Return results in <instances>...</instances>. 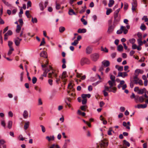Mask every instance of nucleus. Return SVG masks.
<instances>
[{
  "label": "nucleus",
  "instance_id": "nucleus-45",
  "mask_svg": "<svg viewBox=\"0 0 148 148\" xmlns=\"http://www.w3.org/2000/svg\"><path fill=\"white\" fill-rule=\"evenodd\" d=\"M14 49L13 48H10V50L8 53V56L12 54V51H14Z\"/></svg>",
  "mask_w": 148,
  "mask_h": 148
},
{
  "label": "nucleus",
  "instance_id": "nucleus-26",
  "mask_svg": "<svg viewBox=\"0 0 148 148\" xmlns=\"http://www.w3.org/2000/svg\"><path fill=\"white\" fill-rule=\"evenodd\" d=\"M29 121H27L25 122L24 126V129L25 130H27L29 127Z\"/></svg>",
  "mask_w": 148,
  "mask_h": 148
},
{
  "label": "nucleus",
  "instance_id": "nucleus-47",
  "mask_svg": "<svg viewBox=\"0 0 148 148\" xmlns=\"http://www.w3.org/2000/svg\"><path fill=\"white\" fill-rule=\"evenodd\" d=\"M144 98L142 96H139L138 100L140 102L142 103L144 101Z\"/></svg>",
  "mask_w": 148,
  "mask_h": 148
},
{
  "label": "nucleus",
  "instance_id": "nucleus-15",
  "mask_svg": "<svg viewBox=\"0 0 148 148\" xmlns=\"http://www.w3.org/2000/svg\"><path fill=\"white\" fill-rule=\"evenodd\" d=\"M120 19V17L114 18V20L113 22L114 25H116L118 24V23Z\"/></svg>",
  "mask_w": 148,
  "mask_h": 148
},
{
  "label": "nucleus",
  "instance_id": "nucleus-12",
  "mask_svg": "<svg viewBox=\"0 0 148 148\" xmlns=\"http://www.w3.org/2000/svg\"><path fill=\"white\" fill-rule=\"evenodd\" d=\"M133 1V2L132 3V10L133 11H135L136 8L137 6V3L136 1V0H132Z\"/></svg>",
  "mask_w": 148,
  "mask_h": 148
},
{
  "label": "nucleus",
  "instance_id": "nucleus-38",
  "mask_svg": "<svg viewBox=\"0 0 148 148\" xmlns=\"http://www.w3.org/2000/svg\"><path fill=\"white\" fill-rule=\"evenodd\" d=\"M78 43V40H74V42H72L71 44L72 45L75 46Z\"/></svg>",
  "mask_w": 148,
  "mask_h": 148
},
{
  "label": "nucleus",
  "instance_id": "nucleus-60",
  "mask_svg": "<svg viewBox=\"0 0 148 148\" xmlns=\"http://www.w3.org/2000/svg\"><path fill=\"white\" fill-rule=\"evenodd\" d=\"M120 110L121 112H123L125 110V108L123 107H121L120 108Z\"/></svg>",
  "mask_w": 148,
  "mask_h": 148
},
{
  "label": "nucleus",
  "instance_id": "nucleus-13",
  "mask_svg": "<svg viewBox=\"0 0 148 148\" xmlns=\"http://www.w3.org/2000/svg\"><path fill=\"white\" fill-rule=\"evenodd\" d=\"M147 90L145 88H144L143 89H140L138 92V93L139 94H142L144 93H146Z\"/></svg>",
  "mask_w": 148,
  "mask_h": 148
},
{
  "label": "nucleus",
  "instance_id": "nucleus-3",
  "mask_svg": "<svg viewBox=\"0 0 148 148\" xmlns=\"http://www.w3.org/2000/svg\"><path fill=\"white\" fill-rule=\"evenodd\" d=\"M108 142L107 140L104 139L100 142V145L101 148H106L108 146Z\"/></svg>",
  "mask_w": 148,
  "mask_h": 148
},
{
  "label": "nucleus",
  "instance_id": "nucleus-29",
  "mask_svg": "<svg viewBox=\"0 0 148 148\" xmlns=\"http://www.w3.org/2000/svg\"><path fill=\"white\" fill-rule=\"evenodd\" d=\"M137 41L138 42V44L139 45V46L140 47L141 46H142L143 44V42L142 41V39L140 38H139L137 40Z\"/></svg>",
  "mask_w": 148,
  "mask_h": 148
},
{
  "label": "nucleus",
  "instance_id": "nucleus-48",
  "mask_svg": "<svg viewBox=\"0 0 148 148\" xmlns=\"http://www.w3.org/2000/svg\"><path fill=\"white\" fill-rule=\"evenodd\" d=\"M110 89L112 90V92L114 93H115L116 91L117 88L115 87H112V88H111Z\"/></svg>",
  "mask_w": 148,
  "mask_h": 148
},
{
  "label": "nucleus",
  "instance_id": "nucleus-28",
  "mask_svg": "<svg viewBox=\"0 0 148 148\" xmlns=\"http://www.w3.org/2000/svg\"><path fill=\"white\" fill-rule=\"evenodd\" d=\"M21 26H20V25H18L16 27V32L17 33H19L20 31L21 30Z\"/></svg>",
  "mask_w": 148,
  "mask_h": 148
},
{
  "label": "nucleus",
  "instance_id": "nucleus-35",
  "mask_svg": "<svg viewBox=\"0 0 148 148\" xmlns=\"http://www.w3.org/2000/svg\"><path fill=\"white\" fill-rule=\"evenodd\" d=\"M56 10H59L60 8V5L59 4L57 3V1L56 2Z\"/></svg>",
  "mask_w": 148,
  "mask_h": 148
},
{
  "label": "nucleus",
  "instance_id": "nucleus-49",
  "mask_svg": "<svg viewBox=\"0 0 148 148\" xmlns=\"http://www.w3.org/2000/svg\"><path fill=\"white\" fill-rule=\"evenodd\" d=\"M139 80V78L137 79H133V80L132 81L134 82V84H138V82Z\"/></svg>",
  "mask_w": 148,
  "mask_h": 148
},
{
  "label": "nucleus",
  "instance_id": "nucleus-59",
  "mask_svg": "<svg viewBox=\"0 0 148 148\" xmlns=\"http://www.w3.org/2000/svg\"><path fill=\"white\" fill-rule=\"evenodd\" d=\"M82 97L83 99H87L86 98L87 97V95L85 94H82Z\"/></svg>",
  "mask_w": 148,
  "mask_h": 148
},
{
  "label": "nucleus",
  "instance_id": "nucleus-39",
  "mask_svg": "<svg viewBox=\"0 0 148 148\" xmlns=\"http://www.w3.org/2000/svg\"><path fill=\"white\" fill-rule=\"evenodd\" d=\"M112 9L110 8L108 9L107 10L106 14L107 15H109L110 14V13L112 12Z\"/></svg>",
  "mask_w": 148,
  "mask_h": 148
},
{
  "label": "nucleus",
  "instance_id": "nucleus-14",
  "mask_svg": "<svg viewBox=\"0 0 148 148\" xmlns=\"http://www.w3.org/2000/svg\"><path fill=\"white\" fill-rule=\"evenodd\" d=\"M147 107V105L146 104H138L137 106H135V108H138L139 109L140 108H146Z\"/></svg>",
  "mask_w": 148,
  "mask_h": 148
},
{
  "label": "nucleus",
  "instance_id": "nucleus-25",
  "mask_svg": "<svg viewBox=\"0 0 148 148\" xmlns=\"http://www.w3.org/2000/svg\"><path fill=\"white\" fill-rule=\"evenodd\" d=\"M123 49V47L121 45H119L117 47V50L119 51H122Z\"/></svg>",
  "mask_w": 148,
  "mask_h": 148
},
{
  "label": "nucleus",
  "instance_id": "nucleus-21",
  "mask_svg": "<svg viewBox=\"0 0 148 148\" xmlns=\"http://www.w3.org/2000/svg\"><path fill=\"white\" fill-rule=\"evenodd\" d=\"M23 116L25 119H27L28 116V113L27 110H25L23 112Z\"/></svg>",
  "mask_w": 148,
  "mask_h": 148
},
{
  "label": "nucleus",
  "instance_id": "nucleus-52",
  "mask_svg": "<svg viewBox=\"0 0 148 148\" xmlns=\"http://www.w3.org/2000/svg\"><path fill=\"white\" fill-rule=\"evenodd\" d=\"M32 3L31 1H29L27 3V8H28L29 7L31 6Z\"/></svg>",
  "mask_w": 148,
  "mask_h": 148
},
{
  "label": "nucleus",
  "instance_id": "nucleus-40",
  "mask_svg": "<svg viewBox=\"0 0 148 148\" xmlns=\"http://www.w3.org/2000/svg\"><path fill=\"white\" fill-rule=\"evenodd\" d=\"M12 124V121H9L8 123V127L9 129L11 128Z\"/></svg>",
  "mask_w": 148,
  "mask_h": 148
},
{
  "label": "nucleus",
  "instance_id": "nucleus-4",
  "mask_svg": "<svg viewBox=\"0 0 148 148\" xmlns=\"http://www.w3.org/2000/svg\"><path fill=\"white\" fill-rule=\"evenodd\" d=\"M121 30H118L117 31L116 33L118 34H120L123 32L124 34H126L128 32V30L126 29L125 27L122 26L121 27Z\"/></svg>",
  "mask_w": 148,
  "mask_h": 148
},
{
  "label": "nucleus",
  "instance_id": "nucleus-11",
  "mask_svg": "<svg viewBox=\"0 0 148 148\" xmlns=\"http://www.w3.org/2000/svg\"><path fill=\"white\" fill-rule=\"evenodd\" d=\"M102 64L103 66L104 67H107L109 66L110 62L109 61L107 60H104L102 62Z\"/></svg>",
  "mask_w": 148,
  "mask_h": 148
},
{
  "label": "nucleus",
  "instance_id": "nucleus-53",
  "mask_svg": "<svg viewBox=\"0 0 148 148\" xmlns=\"http://www.w3.org/2000/svg\"><path fill=\"white\" fill-rule=\"evenodd\" d=\"M112 131V130L111 128H110L108 132V134L109 135H111L112 134L111 132Z\"/></svg>",
  "mask_w": 148,
  "mask_h": 148
},
{
  "label": "nucleus",
  "instance_id": "nucleus-9",
  "mask_svg": "<svg viewBox=\"0 0 148 148\" xmlns=\"http://www.w3.org/2000/svg\"><path fill=\"white\" fill-rule=\"evenodd\" d=\"M66 72L65 71L63 72L62 74V76L61 77V79H62V81L65 83L67 81V80L65 79V78L67 77L66 75Z\"/></svg>",
  "mask_w": 148,
  "mask_h": 148
},
{
  "label": "nucleus",
  "instance_id": "nucleus-5",
  "mask_svg": "<svg viewBox=\"0 0 148 148\" xmlns=\"http://www.w3.org/2000/svg\"><path fill=\"white\" fill-rule=\"evenodd\" d=\"M90 63V60L86 58H82L80 61V64L82 66L84 65L85 64H89Z\"/></svg>",
  "mask_w": 148,
  "mask_h": 148
},
{
  "label": "nucleus",
  "instance_id": "nucleus-2",
  "mask_svg": "<svg viewBox=\"0 0 148 148\" xmlns=\"http://www.w3.org/2000/svg\"><path fill=\"white\" fill-rule=\"evenodd\" d=\"M51 72L49 73L48 74V77L49 78H52L53 77H55L56 79V82L58 84L59 82H60V78L57 79V74L55 73L53 71V70H52Z\"/></svg>",
  "mask_w": 148,
  "mask_h": 148
},
{
  "label": "nucleus",
  "instance_id": "nucleus-32",
  "mask_svg": "<svg viewBox=\"0 0 148 148\" xmlns=\"http://www.w3.org/2000/svg\"><path fill=\"white\" fill-rule=\"evenodd\" d=\"M123 143L127 147H129L130 146V143L126 140H123Z\"/></svg>",
  "mask_w": 148,
  "mask_h": 148
},
{
  "label": "nucleus",
  "instance_id": "nucleus-37",
  "mask_svg": "<svg viewBox=\"0 0 148 148\" xmlns=\"http://www.w3.org/2000/svg\"><path fill=\"white\" fill-rule=\"evenodd\" d=\"M35 89L38 91L40 93L41 92V89L40 88L38 87V86H36L34 87Z\"/></svg>",
  "mask_w": 148,
  "mask_h": 148
},
{
  "label": "nucleus",
  "instance_id": "nucleus-54",
  "mask_svg": "<svg viewBox=\"0 0 148 148\" xmlns=\"http://www.w3.org/2000/svg\"><path fill=\"white\" fill-rule=\"evenodd\" d=\"M5 143V142L3 140H0V147L2 145H4V144Z\"/></svg>",
  "mask_w": 148,
  "mask_h": 148
},
{
  "label": "nucleus",
  "instance_id": "nucleus-18",
  "mask_svg": "<svg viewBox=\"0 0 148 148\" xmlns=\"http://www.w3.org/2000/svg\"><path fill=\"white\" fill-rule=\"evenodd\" d=\"M86 32V29H79L78 31L77 32L79 33H85Z\"/></svg>",
  "mask_w": 148,
  "mask_h": 148
},
{
  "label": "nucleus",
  "instance_id": "nucleus-51",
  "mask_svg": "<svg viewBox=\"0 0 148 148\" xmlns=\"http://www.w3.org/2000/svg\"><path fill=\"white\" fill-rule=\"evenodd\" d=\"M24 75V72H22L20 74V80L21 82H22L23 80V76Z\"/></svg>",
  "mask_w": 148,
  "mask_h": 148
},
{
  "label": "nucleus",
  "instance_id": "nucleus-42",
  "mask_svg": "<svg viewBox=\"0 0 148 148\" xmlns=\"http://www.w3.org/2000/svg\"><path fill=\"white\" fill-rule=\"evenodd\" d=\"M37 81V78L36 77H33L32 79V83L33 84H35L36 83Z\"/></svg>",
  "mask_w": 148,
  "mask_h": 148
},
{
  "label": "nucleus",
  "instance_id": "nucleus-8",
  "mask_svg": "<svg viewBox=\"0 0 148 148\" xmlns=\"http://www.w3.org/2000/svg\"><path fill=\"white\" fill-rule=\"evenodd\" d=\"M116 25H114V24L112 25H109L108 29V32L110 34L113 31Z\"/></svg>",
  "mask_w": 148,
  "mask_h": 148
},
{
  "label": "nucleus",
  "instance_id": "nucleus-46",
  "mask_svg": "<svg viewBox=\"0 0 148 148\" xmlns=\"http://www.w3.org/2000/svg\"><path fill=\"white\" fill-rule=\"evenodd\" d=\"M13 44V42L11 41H9L8 42V45L10 48H13L12 45Z\"/></svg>",
  "mask_w": 148,
  "mask_h": 148
},
{
  "label": "nucleus",
  "instance_id": "nucleus-41",
  "mask_svg": "<svg viewBox=\"0 0 148 148\" xmlns=\"http://www.w3.org/2000/svg\"><path fill=\"white\" fill-rule=\"evenodd\" d=\"M115 77L112 75H111L110 76V79L113 82H115Z\"/></svg>",
  "mask_w": 148,
  "mask_h": 148
},
{
  "label": "nucleus",
  "instance_id": "nucleus-44",
  "mask_svg": "<svg viewBox=\"0 0 148 148\" xmlns=\"http://www.w3.org/2000/svg\"><path fill=\"white\" fill-rule=\"evenodd\" d=\"M81 20L84 25H86L87 24V22L86 21L85 19L83 18H82L81 19Z\"/></svg>",
  "mask_w": 148,
  "mask_h": 148
},
{
  "label": "nucleus",
  "instance_id": "nucleus-20",
  "mask_svg": "<svg viewBox=\"0 0 148 148\" xmlns=\"http://www.w3.org/2000/svg\"><path fill=\"white\" fill-rule=\"evenodd\" d=\"M104 90H105V91H108L109 92H111V91H112V90L111 89V88H110V87H109L108 86H104Z\"/></svg>",
  "mask_w": 148,
  "mask_h": 148
},
{
  "label": "nucleus",
  "instance_id": "nucleus-56",
  "mask_svg": "<svg viewBox=\"0 0 148 148\" xmlns=\"http://www.w3.org/2000/svg\"><path fill=\"white\" fill-rule=\"evenodd\" d=\"M120 8H119L117 10H116L114 12V14L118 15L119 13L120 10Z\"/></svg>",
  "mask_w": 148,
  "mask_h": 148
},
{
  "label": "nucleus",
  "instance_id": "nucleus-55",
  "mask_svg": "<svg viewBox=\"0 0 148 148\" xmlns=\"http://www.w3.org/2000/svg\"><path fill=\"white\" fill-rule=\"evenodd\" d=\"M18 22L20 23V25L22 26L23 23V20L22 19H19L18 20Z\"/></svg>",
  "mask_w": 148,
  "mask_h": 148
},
{
  "label": "nucleus",
  "instance_id": "nucleus-64",
  "mask_svg": "<svg viewBox=\"0 0 148 148\" xmlns=\"http://www.w3.org/2000/svg\"><path fill=\"white\" fill-rule=\"evenodd\" d=\"M123 70V66H121L119 67L118 68V70L119 71H122Z\"/></svg>",
  "mask_w": 148,
  "mask_h": 148
},
{
  "label": "nucleus",
  "instance_id": "nucleus-57",
  "mask_svg": "<svg viewBox=\"0 0 148 148\" xmlns=\"http://www.w3.org/2000/svg\"><path fill=\"white\" fill-rule=\"evenodd\" d=\"M127 126L126 127V128L130 130V122L128 121L127 123Z\"/></svg>",
  "mask_w": 148,
  "mask_h": 148
},
{
  "label": "nucleus",
  "instance_id": "nucleus-7",
  "mask_svg": "<svg viewBox=\"0 0 148 148\" xmlns=\"http://www.w3.org/2000/svg\"><path fill=\"white\" fill-rule=\"evenodd\" d=\"M48 3V1H46L45 3L44 7V6L42 2H40L39 3V6L40 9V10L41 11H43L44 9L46 7Z\"/></svg>",
  "mask_w": 148,
  "mask_h": 148
},
{
  "label": "nucleus",
  "instance_id": "nucleus-31",
  "mask_svg": "<svg viewBox=\"0 0 148 148\" xmlns=\"http://www.w3.org/2000/svg\"><path fill=\"white\" fill-rule=\"evenodd\" d=\"M101 51L105 52L108 53V49L106 47L103 48V47H101Z\"/></svg>",
  "mask_w": 148,
  "mask_h": 148
},
{
  "label": "nucleus",
  "instance_id": "nucleus-61",
  "mask_svg": "<svg viewBox=\"0 0 148 148\" xmlns=\"http://www.w3.org/2000/svg\"><path fill=\"white\" fill-rule=\"evenodd\" d=\"M87 99H83L82 101V104L83 105L85 104L87 102Z\"/></svg>",
  "mask_w": 148,
  "mask_h": 148
},
{
  "label": "nucleus",
  "instance_id": "nucleus-62",
  "mask_svg": "<svg viewBox=\"0 0 148 148\" xmlns=\"http://www.w3.org/2000/svg\"><path fill=\"white\" fill-rule=\"evenodd\" d=\"M38 105H42V100L40 98H39L38 99Z\"/></svg>",
  "mask_w": 148,
  "mask_h": 148
},
{
  "label": "nucleus",
  "instance_id": "nucleus-1",
  "mask_svg": "<svg viewBox=\"0 0 148 148\" xmlns=\"http://www.w3.org/2000/svg\"><path fill=\"white\" fill-rule=\"evenodd\" d=\"M48 63L46 64H42L41 66L42 67V70L44 71L43 73L41 76L40 77V79L43 80V77H46L47 76V74L48 72L52 70L53 68L50 66H47Z\"/></svg>",
  "mask_w": 148,
  "mask_h": 148
},
{
  "label": "nucleus",
  "instance_id": "nucleus-24",
  "mask_svg": "<svg viewBox=\"0 0 148 148\" xmlns=\"http://www.w3.org/2000/svg\"><path fill=\"white\" fill-rule=\"evenodd\" d=\"M108 83L110 86V88H112V87H113L114 86V83H115L114 82H113L112 81L109 80Z\"/></svg>",
  "mask_w": 148,
  "mask_h": 148
},
{
  "label": "nucleus",
  "instance_id": "nucleus-16",
  "mask_svg": "<svg viewBox=\"0 0 148 148\" xmlns=\"http://www.w3.org/2000/svg\"><path fill=\"white\" fill-rule=\"evenodd\" d=\"M92 51V49L91 48L89 47H88L86 49V53L87 54H89L91 53Z\"/></svg>",
  "mask_w": 148,
  "mask_h": 148
},
{
  "label": "nucleus",
  "instance_id": "nucleus-19",
  "mask_svg": "<svg viewBox=\"0 0 148 148\" xmlns=\"http://www.w3.org/2000/svg\"><path fill=\"white\" fill-rule=\"evenodd\" d=\"M69 15H76V14L74 12L73 10L72 9H70L69 10Z\"/></svg>",
  "mask_w": 148,
  "mask_h": 148
},
{
  "label": "nucleus",
  "instance_id": "nucleus-30",
  "mask_svg": "<svg viewBox=\"0 0 148 148\" xmlns=\"http://www.w3.org/2000/svg\"><path fill=\"white\" fill-rule=\"evenodd\" d=\"M46 138L49 141H50L51 140H54V137L53 136L51 137H50L49 136H47L46 137Z\"/></svg>",
  "mask_w": 148,
  "mask_h": 148
},
{
  "label": "nucleus",
  "instance_id": "nucleus-58",
  "mask_svg": "<svg viewBox=\"0 0 148 148\" xmlns=\"http://www.w3.org/2000/svg\"><path fill=\"white\" fill-rule=\"evenodd\" d=\"M40 126L41 127L42 131L43 132H45V127L42 125H40Z\"/></svg>",
  "mask_w": 148,
  "mask_h": 148
},
{
  "label": "nucleus",
  "instance_id": "nucleus-22",
  "mask_svg": "<svg viewBox=\"0 0 148 148\" xmlns=\"http://www.w3.org/2000/svg\"><path fill=\"white\" fill-rule=\"evenodd\" d=\"M114 1L113 0H110L109 3L108 4V6L109 7H112L114 3Z\"/></svg>",
  "mask_w": 148,
  "mask_h": 148
},
{
  "label": "nucleus",
  "instance_id": "nucleus-34",
  "mask_svg": "<svg viewBox=\"0 0 148 148\" xmlns=\"http://www.w3.org/2000/svg\"><path fill=\"white\" fill-rule=\"evenodd\" d=\"M65 30V28L63 27H60L59 28V31L60 33H62Z\"/></svg>",
  "mask_w": 148,
  "mask_h": 148
},
{
  "label": "nucleus",
  "instance_id": "nucleus-27",
  "mask_svg": "<svg viewBox=\"0 0 148 148\" xmlns=\"http://www.w3.org/2000/svg\"><path fill=\"white\" fill-rule=\"evenodd\" d=\"M140 29L144 31L146 29V27L144 24L142 23L140 27Z\"/></svg>",
  "mask_w": 148,
  "mask_h": 148
},
{
  "label": "nucleus",
  "instance_id": "nucleus-50",
  "mask_svg": "<svg viewBox=\"0 0 148 148\" xmlns=\"http://www.w3.org/2000/svg\"><path fill=\"white\" fill-rule=\"evenodd\" d=\"M136 40L134 38L131 39L129 40V41L131 43L133 44L135 42Z\"/></svg>",
  "mask_w": 148,
  "mask_h": 148
},
{
  "label": "nucleus",
  "instance_id": "nucleus-36",
  "mask_svg": "<svg viewBox=\"0 0 148 148\" xmlns=\"http://www.w3.org/2000/svg\"><path fill=\"white\" fill-rule=\"evenodd\" d=\"M2 1L5 5L7 6L8 7L11 6V4H9L8 2H7L5 0H2Z\"/></svg>",
  "mask_w": 148,
  "mask_h": 148
},
{
  "label": "nucleus",
  "instance_id": "nucleus-63",
  "mask_svg": "<svg viewBox=\"0 0 148 148\" xmlns=\"http://www.w3.org/2000/svg\"><path fill=\"white\" fill-rule=\"evenodd\" d=\"M81 109L82 110H83V111H85L86 110V108H85V106H82L81 107Z\"/></svg>",
  "mask_w": 148,
  "mask_h": 148
},
{
  "label": "nucleus",
  "instance_id": "nucleus-23",
  "mask_svg": "<svg viewBox=\"0 0 148 148\" xmlns=\"http://www.w3.org/2000/svg\"><path fill=\"white\" fill-rule=\"evenodd\" d=\"M14 41L15 45L16 46H18L19 45L20 42L16 38L14 39Z\"/></svg>",
  "mask_w": 148,
  "mask_h": 148
},
{
  "label": "nucleus",
  "instance_id": "nucleus-17",
  "mask_svg": "<svg viewBox=\"0 0 148 148\" xmlns=\"http://www.w3.org/2000/svg\"><path fill=\"white\" fill-rule=\"evenodd\" d=\"M40 56L45 58H47L46 53L45 51H43L40 53Z\"/></svg>",
  "mask_w": 148,
  "mask_h": 148
},
{
  "label": "nucleus",
  "instance_id": "nucleus-10",
  "mask_svg": "<svg viewBox=\"0 0 148 148\" xmlns=\"http://www.w3.org/2000/svg\"><path fill=\"white\" fill-rule=\"evenodd\" d=\"M128 76V74L126 72H119L117 77H121L123 78H124Z\"/></svg>",
  "mask_w": 148,
  "mask_h": 148
},
{
  "label": "nucleus",
  "instance_id": "nucleus-33",
  "mask_svg": "<svg viewBox=\"0 0 148 148\" xmlns=\"http://www.w3.org/2000/svg\"><path fill=\"white\" fill-rule=\"evenodd\" d=\"M25 15L28 18H30L32 17L31 16L30 14L29 13V11L27 10L26 11L25 13Z\"/></svg>",
  "mask_w": 148,
  "mask_h": 148
},
{
  "label": "nucleus",
  "instance_id": "nucleus-43",
  "mask_svg": "<svg viewBox=\"0 0 148 148\" xmlns=\"http://www.w3.org/2000/svg\"><path fill=\"white\" fill-rule=\"evenodd\" d=\"M32 21L33 23H37V20L36 18H33L32 17Z\"/></svg>",
  "mask_w": 148,
  "mask_h": 148
},
{
  "label": "nucleus",
  "instance_id": "nucleus-6",
  "mask_svg": "<svg viewBox=\"0 0 148 148\" xmlns=\"http://www.w3.org/2000/svg\"><path fill=\"white\" fill-rule=\"evenodd\" d=\"M90 57L92 61L96 62L99 59V55L97 53H95L91 54Z\"/></svg>",
  "mask_w": 148,
  "mask_h": 148
}]
</instances>
